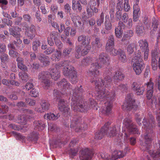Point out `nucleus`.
Here are the masks:
<instances>
[{
    "label": "nucleus",
    "instance_id": "obj_1",
    "mask_svg": "<svg viewBox=\"0 0 160 160\" xmlns=\"http://www.w3.org/2000/svg\"><path fill=\"white\" fill-rule=\"evenodd\" d=\"M102 67V65L98 62L92 64L88 73L93 78V80H91V82H95L96 87H97V99L100 101L105 100L107 101L104 103L105 107L103 109V113L108 115L112 112V101L115 96V93L114 91L108 92L106 89H104L105 87L108 88L110 84L111 79L109 75L106 76L104 73L103 79L97 80L99 75L98 69Z\"/></svg>",
    "mask_w": 160,
    "mask_h": 160
},
{
    "label": "nucleus",
    "instance_id": "obj_2",
    "mask_svg": "<svg viewBox=\"0 0 160 160\" xmlns=\"http://www.w3.org/2000/svg\"><path fill=\"white\" fill-rule=\"evenodd\" d=\"M148 115V118H145L142 122L143 124L142 127L143 130H144V132H145L144 134V142L142 143L141 148L143 150H148V152L152 140V133L155 127L156 123L153 116L149 113Z\"/></svg>",
    "mask_w": 160,
    "mask_h": 160
},
{
    "label": "nucleus",
    "instance_id": "obj_3",
    "mask_svg": "<svg viewBox=\"0 0 160 160\" xmlns=\"http://www.w3.org/2000/svg\"><path fill=\"white\" fill-rule=\"evenodd\" d=\"M82 87L81 85L79 87H77L73 91L71 106L72 109L75 112H86L89 108L87 103L82 104L83 101V95L85 94V92Z\"/></svg>",
    "mask_w": 160,
    "mask_h": 160
},
{
    "label": "nucleus",
    "instance_id": "obj_4",
    "mask_svg": "<svg viewBox=\"0 0 160 160\" xmlns=\"http://www.w3.org/2000/svg\"><path fill=\"white\" fill-rule=\"evenodd\" d=\"M53 99L55 101L58 100V107L59 109L63 112H68L69 108L67 105L66 103L63 99L61 98V92L57 89H54L53 91Z\"/></svg>",
    "mask_w": 160,
    "mask_h": 160
},
{
    "label": "nucleus",
    "instance_id": "obj_5",
    "mask_svg": "<svg viewBox=\"0 0 160 160\" xmlns=\"http://www.w3.org/2000/svg\"><path fill=\"white\" fill-rule=\"evenodd\" d=\"M53 99L55 101L58 100V107L59 109L63 112H68L69 108L67 105L66 103L63 99L61 98V92L57 89H54L53 91Z\"/></svg>",
    "mask_w": 160,
    "mask_h": 160
},
{
    "label": "nucleus",
    "instance_id": "obj_6",
    "mask_svg": "<svg viewBox=\"0 0 160 160\" xmlns=\"http://www.w3.org/2000/svg\"><path fill=\"white\" fill-rule=\"evenodd\" d=\"M142 61L141 55L138 53L137 55L136 54L132 59L133 69L137 75L140 74L144 68V64Z\"/></svg>",
    "mask_w": 160,
    "mask_h": 160
},
{
    "label": "nucleus",
    "instance_id": "obj_7",
    "mask_svg": "<svg viewBox=\"0 0 160 160\" xmlns=\"http://www.w3.org/2000/svg\"><path fill=\"white\" fill-rule=\"evenodd\" d=\"M114 37L113 35H110L106 44L105 48L107 52H109L110 54L113 56H116L121 51V49L118 50L114 48Z\"/></svg>",
    "mask_w": 160,
    "mask_h": 160
},
{
    "label": "nucleus",
    "instance_id": "obj_8",
    "mask_svg": "<svg viewBox=\"0 0 160 160\" xmlns=\"http://www.w3.org/2000/svg\"><path fill=\"white\" fill-rule=\"evenodd\" d=\"M50 77L49 72L47 71H42L38 74V79L45 89L47 88L50 85V81L48 79Z\"/></svg>",
    "mask_w": 160,
    "mask_h": 160
},
{
    "label": "nucleus",
    "instance_id": "obj_9",
    "mask_svg": "<svg viewBox=\"0 0 160 160\" xmlns=\"http://www.w3.org/2000/svg\"><path fill=\"white\" fill-rule=\"evenodd\" d=\"M126 102L122 106V109L124 110L130 111L131 110H135L138 108V106L135 104L134 99L132 98L131 94L127 95Z\"/></svg>",
    "mask_w": 160,
    "mask_h": 160
},
{
    "label": "nucleus",
    "instance_id": "obj_10",
    "mask_svg": "<svg viewBox=\"0 0 160 160\" xmlns=\"http://www.w3.org/2000/svg\"><path fill=\"white\" fill-rule=\"evenodd\" d=\"M123 124L130 134H138V130L136 126L133 124L130 116H128L124 119Z\"/></svg>",
    "mask_w": 160,
    "mask_h": 160
},
{
    "label": "nucleus",
    "instance_id": "obj_11",
    "mask_svg": "<svg viewBox=\"0 0 160 160\" xmlns=\"http://www.w3.org/2000/svg\"><path fill=\"white\" fill-rule=\"evenodd\" d=\"M79 153V158L81 160H90L91 159L92 152L88 148L82 149Z\"/></svg>",
    "mask_w": 160,
    "mask_h": 160
},
{
    "label": "nucleus",
    "instance_id": "obj_12",
    "mask_svg": "<svg viewBox=\"0 0 160 160\" xmlns=\"http://www.w3.org/2000/svg\"><path fill=\"white\" fill-rule=\"evenodd\" d=\"M132 88L137 95L142 94L145 91V88L144 86L140 85L137 82H135L132 83Z\"/></svg>",
    "mask_w": 160,
    "mask_h": 160
},
{
    "label": "nucleus",
    "instance_id": "obj_13",
    "mask_svg": "<svg viewBox=\"0 0 160 160\" xmlns=\"http://www.w3.org/2000/svg\"><path fill=\"white\" fill-rule=\"evenodd\" d=\"M105 124H107L106 127H108V130L106 132V135L110 137H113L115 136L118 133V131L115 126H113L112 127H109L110 123L109 122L106 123Z\"/></svg>",
    "mask_w": 160,
    "mask_h": 160
},
{
    "label": "nucleus",
    "instance_id": "obj_14",
    "mask_svg": "<svg viewBox=\"0 0 160 160\" xmlns=\"http://www.w3.org/2000/svg\"><path fill=\"white\" fill-rule=\"evenodd\" d=\"M146 85L147 87L146 96L148 99H150L152 98L153 92L154 83L150 79Z\"/></svg>",
    "mask_w": 160,
    "mask_h": 160
},
{
    "label": "nucleus",
    "instance_id": "obj_15",
    "mask_svg": "<svg viewBox=\"0 0 160 160\" xmlns=\"http://www.w3.org/2000/svg\"><path fill=\"white\" fill-rule=\"evenodd\" d=\"M37 58L41 63H43L44 66H46L49 64L50 62L49 60L48 57L45 54L39 52L37 56Z\"/></svg>",
    "mask_w": 160,
    "mask_h": 160
},
{
    "label": "nucleus",
    "instance_id": "obj_16",
    "mask_svg": "<svg viewBox=\"0 0 160 160\" xmlns=\"http://www.w3.org/2000/svg\"><path fill=\"white\" fill-rule=\"evenodd\" d=\"M107 124H104V126L98 132L95 134L94 138L97 140L101 139L106 134V132L108 130V127H106Z\"/></svg>",
    "mask_w": 160,
    "mask_h": 160
},
{
    "label": "nucleus",
    "instance_id": "obj_17",
    "mask_svg": "<svg viewBox=\"0 0 160 160\" xmlns=\"http://www.w3.org/2000/svg\"><path fill=\"white\" fill-rule=\"evenodd\" d=\"M110 59V57L106 53L102 52L99 55L97 60L98 62H100L104 64H108V62Z\"/></svg>",
    "mask_w": 160,
    "mask_h": 160
},
{
    "label": "nucleus",
    "instance_id": "obj_18",
    "mask_svg": "<svg viewBox=\"0 0 160 160\" xmlns=\"http://www.w3.org/2000/svg\"><path fill=\"white\" fill-rule=\"evenodd\" d=\"M128 148L127 147L125 148L124 150V152L121 151H114L112 154L111 160H116L118 158L123 157L126 155V150Z\"/></svg>",
    "mask_w": 160,
    "mask_h": 160
},
{
    "label": "nucleus",
    "instance_id": "obj_19",
    "mask_svg": "<svg viewBox=\"0 0 160 160\" xmlns=\"http://www.w3.org/2000/svg\"><path fill=\"white\" fill-rule=\"evenodd\" d=\"M59 68L55 67V68H50L49 69L50 76L55 80H57L60 77V72L58 70Z\"/></svg>",
    "mask_w": 160,
    "mask_h": 160
},
{
    "label": "nucleus",
    "instance_id": "obj_20",
    "mask_svg": "<svg viewBox=\"0 0 160 160\" xmlns=\"http://www.w3.org/2000/svg\"><path fill=\"white\" fill-rule=\"evenodd\" d=\"M0 59L1 61V66L3 68H8L7 63L8 61L9 57L8 55L3 53L0 55Z\"/></svg>",
    "mask_w": 160,
    "mask_h": 160
},
{
    "label": "nucleus",
    "instance_id": "obj_21",
    "mask_svg": "<svg viewBox=\"0 0 160 160\" xmlns=\"http://www.w3.org/2000/svg\"><path fill=\"white\" fill-rule=\"evenodd\" d=\"M22 29L18 27H13V28H10L9 32L10 35H12L15 38L20 37L21 36L20 33Z\"/></svg>",
    "mask_w": 160,
    "mask_h": 160
},
{
    "label": "nucleus",
    "instance_id": "obj_22",
    "mask_svg": "<svg viewBox=\"0 0 160 160\" xmlns=\"http://www.w3.org/2000/svg\"><path fill=\"white\" fill-rule=\"evenodd\" d=\"M40 105L41 108H39L38 109L37 111L38 112H43L44 111L47 110L49 109L50 104L48 101L43 99L41 100Z\"/></svg>",
    "mask_w": 160,
    "mask_h": 160
},
{
    "label": "nucleus",
    "instance_id": "obj_23",
    "mask_svg": "<svg viewBox=\"0 0 160 160\" xmlns=\"http://www.w3.org/2000/svg\"><path fill=\"white\" fill-rule=\"evenodd\" d=\"M78 41L81 42L82 45H89L91 39L90 38L87 37L86 36L81 35L78 37Z\"/></svg>",
    "mask_w": 160,
    "mask_h": 160
},
{
    "label": "nucleus",
    "instance_id": "obj_24",
    "mask_svg": "<svg viewBox=\"0 0 160 160\" xmlns=\"http://www.w3.org/2000/svg\"><path fill=\"white\" fill-rule=\"evenodd\" d=\"M57 83L59 87L61 88L62 86L63 88L65 89H72V87L70 83L68 82L64 78L62 79L60 82H58Z\"/></svg>",
    "mask_w": 160,
    "mask_h": 160
},
{
    "label": "nucleus",
    "instance_id": "obj_25",
    "mask_svg": "<svg viewBox=\"0 0 160 160\" xmlns=\"http://www.w3.org/2000/svg\"><path fill=\"white\" fill-rule=\"evenodd\" d=\"M76 71L74 68L70 66L68 67H64L63 68V73L64 76L69 77L73 73V72Z\"/></svg>",
    "mask_w": 160,
    "mask_h": 160
},
{
    "label": "nucleus",
    "instance_id": "obj_26",
    "mask_svg": "<svg viewBox=\"0 0 160 160\" xmlns=\"http://www.w3.org/2000/svg\"><path fill=\"white\" fill-rule=\"evenodd\" d=\"M138 43L140 49L142 52L149 51L148 43L146 39H144V41L140 40L139 41Z\"/></svg>",
    "mask_w": 160,
    "mask_h": 160
},
{
    "label": "nucleus",
    "instance_id": "obj_27",
    "mask_svg": "<svg viewBox=\"0 0 160 160\" xmlns=\"http://www.w3.org/2000/svg\"><path fill=\"white\" fill-rule=\"evenodd\" d=\"M145 30V27L141 23H138L136 26V32L138 35L141 36L144 33Z\"/></svg>",
    "mask_w": 160,
    "mask_h": 160
},
{
    "label": "nucleus",
    "instance_id": "obj_28",
    "mask_svg": "<svg viewBox=\"0 0 160 160\" xmlns=\"http://www.w3.org/2000/svg\"><path fill=\"white\" fill-rule=\"evenodd\" d=\"M62 54V52L60 51L56 50L51 55V59L53 61H58L61 59Z\"/></svg>",
    "mask_w": 160,
    "mask_h": 160
},
{
    "label": "nucleus",
    "instance_id": "obj_29",
    "mask_svg": "<svg viewBox=\"0 0 160 160\" xmlns=\"http://www.w3.org/2000/svg\"><path fill=\"white\" fill-rule=\"evenodd\" d=\"M60 116L59 113L56 115L53 113H49L44 115V117L45 119L49 120H54L57 119Z\"/></svg>",
    "mask_w": 160,
    "mask_h": 160
},
{
    "label": "nucleus",
    "instance_id": "obj_30",
    "mask_svg": "<svg viewBox=\"0 0 160 160\" xmlns=\"http://www.w3.org/2000/svg\"><path fill=\"white\" fill-rule=\"evenodd\" d=\"M98 8L97 7L87 8V12L89 17H91L94 16L95 13H97L98 12Z\"/></svg>",
    "mask_w": 160,
    "mask_h": 160
},
{
    "label": "nucleus",
    "instance_id": "obj_31",
    "mask_svg": "<svg viewBox=\"0 0 160 160\" xmlns=\"http://www.w3.org/2000/svg\"><path fill=\"white\" fill-rule=\"evenodd\" d=\"M158 149L157 151H150L149 154L154 160L160 157V141L158 143Z\"/></svg>",
    "mask_w": 160,
    "mask_h": 160
},
{
    "label": "nucleus",
    "instance_id": "obj_32",
    "mask_svg": "<svg viewBox=\"0 0 160 160\" xmlns=\"http://www.w3.org/2000/svg\"><path fill=\"white\" fill-rule=\"evenodd\" d=\"M34 129L38 130H42L45 127V125L42 121H35L34 122Z\"/></svg>",
    "mask_w": 160,
    "mask_h": 160
},
{
    "label": "nucleus",
    "instance_id": "obj_33",
    "mask_svg": "<svg viewBox=\"0 0 160 160\" xmlns=\"http://www.w3.org/2000/svg\"><path fill=\"white\" fill-rule=\"evenodd\" d=\"M80 118L78 117L77 116H74L70 118L71 124L70 126L71 128H74L76 126L80 121Z\"/></svg>",
    "mask_w": 160,
    "mask_h": 160
},
{
    "label": "nucleus",
    "instance_id": "obj_34",
    "mask_svg": "<svg viewBox=\"0 0 160 160\" xmlns=\"http://www.w3.org/2000/svg\"><path fill=\"white\" fill-rule=\"evenodd\" d=\"M80 46L81 50V54L82 55H86L90 50L91 47L90 45H82Z\"/></svg>",
    "mask_w": 160,
    "mask_h": 160
},
{
    "label": "nucleus",
    "instance_id": "obj_35",
    "mask_svg": "<svg viewBox=\"0 0 160 160\" xmlns=\"http://www.w3.org/2000/svg\"><path fill=\"white\" fill-rule=\"evenodd\" d=\"M135 46V44L134 43L128 44L126 47L127 53L129 54L132 53L134 51Z\"/></svg>",
    "mask_w": 160,
    "mask_h": 160
},
{
    "label": "nucleus",
    "instance_id": "obj_36",
    "mask_svg": "<svg viewBox=\"0 0 160 160\" xmlns=\"http://www.w3.org/2000/svg\"><path fill=\"white\" fill-rule=\"evenodd\" d=\"M70 62L69 60H65L60 62L55 65V67L57 68H60L62 67H69Z\"/></svg>",
    "mask_w": 160,
    "mask_h": 160
},
{
    "label": "nucleus",
    "instance_id": "obj_37",
    "mask_svg": "<svg viewBox=\"0 0 160 160\" xmlns=\"http://www.w3.org/2000/svg\"><path fill=\"white\" fill-rule=\"evenodd\" d=\"M76 26L78 28L80 31H82L84 29V22L81 18L80 19L77 20L76 21Z\"/></svg>",
    "mask_w": 160,
    "mask_h": 160
},
{
    "label": "nucleus",
    "instance_id": "obj_38",
    "mask_svg": "<svg viewBox=\"0 0 160 160\" xmlns=\"http://www.w3.org/2000/svg\"><path fill=\"white\" fill-rule=\"evenodd\" d=\"M18 75L22 82H26L28 79V74L25 72H19Z\"/></svg>",
    "mask_w": 160,
    "mask_h": 160
},
{
    "label": "nucleus",
    "instance_id": "obj_39",
    "mask_svg": "<svg viewBox=\"0 0 160 160\" xmlns=\"http://www.w3.org/2000/svg\"><path fill=\"white\" fill-rule=\"evenodd\" d=\"M73 73L71 74L70 76L71 82L73 84L76 83L78 81V79L77 78V72H73Z\"/></svg>",
    "mask_w": 160,
    "mask_h": 160
},
{
    "label": "nucleus",
    "instance_id": "obj_40",
    "mask_svg": "<svg viewBox=\"0 0 160 160\" xmlns=\"http://www.w3.org/2000/svg\"><path fill=\"white\" fill-rule=\"evenodd\" d=\"M124 76L122 72L119 71H117L114 76V79L116 80H122L124 78Z\"/></svg>",
    "mask_w": 160,
    "mask_h": 160
},
{
    "label": "nucleus",
    "instance_id": "obj_41",
    "mask_svg": "<svg viewBox=\"0 0 160 160\" xmlns=\"http://www.w3.org/2000/svg\"><path fill=\"white\" fill-rule=\"evenodd\" d=\"M118 58L120 61L122 62H125L127 61V58L124 51L121 49V51L118 54Z\"/></svg>",
    "mask_w": 160,
    "mask_h": 160
},
{
    "label": "nucleus",
    "instance_id": "obj_42",
    "mask_svg": "<svg viewBox=\"0 0 160 160\" xmlns=\"http://www.w3.org/2000/svg\"><path fill=\"white\" fill-rule=\"evenodd\" d=\"M104 15L103 12H102L101 14L99 17L96 20V22L98 26H101L104 21Z\"/></svg>",
    "mask_w": 160,
    "mask_h": 160
},
{
    "label": "nucleus",
    "instance_id": "obj_43",
    "mask_svg": "<svg viewBox=\"0 0 160 160\" xmlns=\"http://www.w3.org/2000/svg\"><path fill=\"white\" fill-rule=\"evenodd\" d=\"M38 134L37 133L32 132L29 137L28 140L32 142H36L38 139Z\"/></svg>",
    "mask_w": 160,
    "mask_h": 160
},
{
    "label": "nucleus",
    "instance_id": "obj_44",
    "mask_svg": "<svg viewBox=\"0 0 160 160\" xmlns=\"http://www.w3.org/2000/svg\"><path fill=\"white\" fill-rule=\"evenodd\" d=\"M123 30L119 28H116L115 29V34L116 36L118 38H121L122 35Z\"/></svg>",
    "mask_w": 160,
    "mask_h": 160
},
{
    "label": "nucleus",
    "instance_id": "obj_45",
    "mask_svg": "<svg viewBox=\"0 0 160 160\" xmlns=\"http://www.w3.org/2000/svg\"><path fill=\"white\" fill-rule=\"evenodd\" d=\"M22 18L25 21L28 22V23H31L32 22V16L29 14H24L23 15Z\"/></svg>",
    "mask_w": 160,
    "mask_h": 160
},
{
    "label": "nucleus",
    "instance_id": "obj_46",
    "mask_svg": "<svg viewBox=\"0 0 160 160\" xmlns=\"http://www.w3.org/2000/svg\"><path fill=\"white\" fill-rule=\"evenodd\" d=\"M70 17L71 18L72 20L74 23V24H75L76 21L75 19H76V20H78V19H80V17L78 15H75V14L73 12H69Z\"/></svg>",
    "mask_w": 160,
    "mask_h": 160
},
{
    "label": "nucleus",
    "instance_id": "obj_47",
    "mask_svg": "<svg viewBox=\"0 0 160 160\" xmlns=\"http://www.w3.org/2000/svg\"><path fill=\"white\" fill-rule=\"evenodd\" d=\"M41 44L40 42L39 41L33 42L32 43V48L33 50L35 52H37L38 47L41 45Z\"/></svg>",
    "mask_w": 160,
    "mask_h": 160
},
{
    "label": "nucleus",
    "instance_id": "obj_48",
    "mask_svg": "<svg viewBox=\"0 0 160 160\" xmlns=\"http://www.w3.org/2000/svg\"><path fill=\"white\" fill-rule=\"evenodd\" d=\"M106 20L105 22V29L107 31L111 30L112 28V24L107 19V16L105 17Z\"/></svg>",
    "mask_w": 160,
    "mask_h": 160
},
{
    "label": "nucleus",
    "instance_id": "obj_49",
    "mask_svg": "<svg viewBox=\"0 0 160 160\" xmlns=\"http://www.w3.org/2000/svg\"><path fill=\"white\" fill-rule=\"evenodd\" d=\"M18 119L19 121L18 122L20 124L24 125L26 124L27 121V119L23 116L19 115Z\"/></svg>",
    "mask_w": 160,
    "mask_h": 160
},
{
    "label": "nucleus",
    "instance_id": "obj_50",
    "mask_svg": "<svg viewBox=\"0 0 160 160\" xmlns=\"http://www.w3.org/2000/svg\"><path fill=\"white\" fill-rule=\"evenodd\" d=\"M55 50V48L49 47L44 52V53L46 55H49L54 52Z\"/></svg>",
    "mask_w": 160,
    "mask_h": 160
},
{
    "label": "nucleus",
    "instance_id": "obj_51",
    "mask_svg": "<svg viewBox=\"0 0 160 160\" xmlns=\"http://www.w3.org/2000/svg\"><path fill=\"white\" fill-rule=\"evenodd\" d=\"M123 0H118L116 7L117 9L119 11H122L123 9L124 4H123Z\"/></svg>",
    "mask_w": 160,
    "mask_h": 160
},
{
    "label": "nucleus",
    "instance_id": "obj_52",
    "mask_svg": "<svg viewBox=\"0 0 160 160\" xmlns=\"http://www.w3.org/2000/svg\"><path fill=\"white\" fill-rule=\"evenodd\" d=\"M80 49V46H78L76 47L75 57L77 58H79L81 57V54Z\"/></svg>",
    "mask_w": 160,
    "mask_h": 160
},
{
    "label": "nucleus",
    "instance_id": "obj_53",
    "mask_svg": "<svg viewBox=\"0 0 160 160\" xmlns=\"http://www.w3.org/2000/svg\"><path fill=\"white\" fill-rule=\"evenodd\" d=\"M58 36V33L56 31L51 32L49 35V37L53 39L54 41L58 39L57 38Z\"/></svg>",
    "mask_w": 160,
    "mask_h": 160
},
{
    "label": "nucleus",
    "instance_id": "obj_54",
    "mask_svg": "<svg viewBox=\"0 0 160 160\" xmlns=\"http://www.w3.org/2000/svg\"><path fill=\"white\" fill-rule=\"evenodd\" d=\"M12 133L16 137V139L24 140L25 138L24 136H23L20 133H17L16 132L12 131Z\"/></svg>",
    "mask_w": 160,
    "mask_h": 160
},
{
    "label": "nucleus",
    "instance_id": "obj_55",
    "mask_svg": "<svg viewBox=\"0 0 160 160\" xmlns=\"http://www.w3.org/2000/svg\"><path fill=\"white\" fill-rule=\"evenodd\" d=\"M130 9V7L129 4L128 0H124L123 9L126 12H128Z\"/></svg>",
    "mask_w": 160,
    "mask_h": 160
},
{
    "label": "nucleus",
    "instance_id": "obj_56",
    "mask_svg": "<svg viewBox=\"0 0 160 160\" xmlns=\"http://www.w3.org/2000/svg\"><path fill=\"white\" fill-rule=\"evenodd\" d=\"M35 16L36 18L37 21L40 22L42 21V16L39 10H37L36 12Z\"/></svg>",
    "mask_w": 160,
    "mask_h": 160
},
{
    "label": "nucleus",
    "instance_id": "obj_57",
    "mask_svg": "<svg viewBox=\"0 0 160 160\" xmlns=\"http://www.w3.org/2000/svg\"><path fill=\"white\" fill-rule=\"evenodd\" d=\"M9 55L14 58H16L19 55V54L16 51L13 50H11L9 52Z\"/></svg>",
    "mask_w": 160,
    "mask_h": 160
},
{
    "label": "nucleus",
    "instance_id": "obj_58",
    "mask_svg": "<svg viewBox=\"0 0 160 160\" xmlns=\"http://www.w3.org/2000/svg\"><path fill=\"white\" fill-rule=\"evenodd\" d=\"M72 50V48H64L62 52V54L64 56H66L68 55L70 53Z\"/></svg>",
    "mask_w": 160,
    "mask_h": 160
},
{
    "label": "nucleus",
    "instance_id": "obj_59",
    "mask_svg": "<svg viewBox=\"0 0 160 160\" xmlns=\"http://www.w3.org/2000/svg\"><path fill=\"white\" fill-rule=\"evenodd\" d=\"M29 95L32 97H37L38 96V92L33 88L30 91Z\"/></svg>",
    "mask_w": 160,
    "mask_h": 160
},
{
    "label": "nucleus",
    "instance_id": "obj_60",
    "mask_svg": "<svg viewBox=\"0 0 160 160\" xmlns=\"http://www.w3.org/2000/svg\"><path fill=\"white\" fill-rule=\"evenodd\" d=\"M158 21L154 18H152V24L154 31H155L158 28Z\"/></svg>",
    "mask_w": 160,
    "mask_h": 160
},
{
    "label": "nucleus",
    "instance_id": "obj_61",
    "mask_svg": "<svg viewBox=\"0 0 160 160\" xmlns=\"http://www.w3.org/2000/svg\"><path fill=\"white\" fill-rule=\"evenodd\" d=\"M25 35L28 38L31 39H32L35 36V35L32 33V32H31L28 31H26L25 32Z\"/></svg>",
    "mask_w": 160,
    "mask_h": 160
},
{
    "label": "nucleus",
    "instance_id": "obj_62",
    "mask_svg": "<svg viewBox=\"0 0 160 160\" xmlns=\"http://www.w3.org/2000/svg\"><path fill=\"white\" fill-rule=\"evenodd\" d=\"M26 102L30 106H34L36 103V101L32 100L29 98H27L26 99Z\"/></svg>",
    "mask_w": 160,
    "mask_h": 160
},
{
    "label": "nucleus",
    "instance_id": "obj_63",
    "mask_svg": "<svg viewBox=\"0 0 160 160\" xmlns=\"http://www.w3.org/2000/svg\"><path fill=\"white\" fill-rule=\"evenodd\" d=\"M133 34V31L132 30H129L125 32L124 35V37L126 38H129L132 37Z\"/></svg>",
    "mask_w": 160,
    "mask_h": 160
},
{
    "label": "nucleus",
    "instance_id": "obj_64",
    "mask_svg": "<svg viewBox=\"0 0 160 160\" xmlns=\"http://www.w3.org/2000/svg\"><path fill=\"white\" fill-rule=\"evenodd\" d=\"M101 158L105 160H109L111 159L110 156L107 153H102L100 155Z\"/></svg>",
    "mask_w": 160,
    "mask_h": 160
}]
</instances>
